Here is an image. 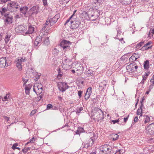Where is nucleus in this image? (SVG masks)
Here are the masks:
<instances>
[{"label":"nucleus","mask_w":154,"mask_h":154,"mask_svg":"<svg viewBox=\"0 0 154 154\" xmlns=\"http://www.w3.org/2000/svg\"><path fill=\"white\" fill-rule=\"evenodd\" d=\"M94 113L93 115L96 120L97 122L102 121L104 118V113L102 111L98 108H96L94 109Z\"/></svg>","instance_id":"1"},{"label":"nucleus","mask_w":154,"mask_h":154,"mask_svg":"<svg viewBox=\"0 0 154 154\" xmlns=\"http://www.w3.org/2000/svg\"><path fill=\"white\" fill-rule=\"evenodd\" d=\"M3 19L5 23V25L11 24L13 22V17L9 13H5L4 14Z\"/></svg>","instance_id":"2"},{"label":"nucleus","mask_w":154,"mask_h":154,"mask_svg":"<svg viewBox=\"0 0 154 154\" xmlns=\"http://www.w3.org/2000/svg\"><path fill=\"white\" fill-rule=\"evenodd\" d=\"M100 151L106 154H110L112 150V147L107 144L102 145L100 147Z\"/></svg>","instance_id":"3"},{"label":"nucleus","mask_w":154,"mask_h":154,"mask_svg":"<svg viewBox=\"0 0 154 154\" xmlns=\"http://www.w3.org/2000/svg\"><path fill=\"white\" fill-rule=\"evenodd\" d=\"M70 42L66 40H63L60 43V45L64 51H68L69 50Z\"/></svg>","instance_id":"4"},{"label":"nucleus","mask_w":154,"mask_h":154,"mask_svg":"<svg viewBox=\"0 0 154 154\" xmlns=\"http://www.w3.org/2000/svg\"><path fill=\"white\" fill-rule=\"evenodd\" d=\"M71 28L72 29H75L79 27L80 24V22L78 20L73 19L70 21Z\"/></svg>","instance_id":"5"},{"label":"nucleus","mask_w":154,"mask_h":154,"mask_svg":"<svg viewBox=\"0 0 154 154\" xmlns=\"http://www.w3.org/2000/svg\"><path fill=\"white\" fill-rule=\"evenodd\" d=\"M38 7L37 6H34L31 8L29 11V13L30 16L33 14H37L38 12Z\"/></svg>","instance_id":"6"},{"label":"nucleus","mask_w":154,"mask_h":154,"mask_svg":"<svg viewBox=\"0 0 154 154\" xmlns=\"http://www.w3.org/2000/svg\"><path fill=\"white\" fill-rule=\"evenodd\" d=\"M27 27L26 26L20 25L18 27L20 33L24 35H26Z\"/></svg>","instance_id":"7"},{"label":"nucleus","mask_w":154,"mask_h":154,"mask_svg":"<svg viewBox=\"0 0 154 154\" xmlns=\"http://www.w3.org/2000/svg\"><path fill=\"white\" fill-rule=\"evenodd\" d=\"M18 5L17 3L15 2L12 1L10 3H8L7 5V9L8 11H13L14 6H17Z\"/></svg>","instance_id":"8"},{"label":"nucleus","mask_w":154,"mask_h":154,"mask_svg":"<svg viewBox=\"0 0 154 154\" xmlns=\"http://www.w3.org/2000/svg\"><path fill=\"white\" fill-rule=\"evenodd\" d=\"M42 41V37L40 35H39L36 37L34 44V47L36 48H38V46H40L41 44Z\"/></svg>","instance_id":"9"},{"label":"nucleus","mask_w":154,"mask_h":154,"mask_svg":"<svg viewBox=\"0 0 154 154\" xmlns=\"http://www.w3.org/2000/svg\"><path fill=\"white\" fill-rule=\"evenodd\" d=\"M8 58L2 57L0 59V67H5L7 64Z\"/></svg>","instance_id":"10"},{"label":"nucleus","mask_w":154,"mask_h":154,"mask_svg":"<svg viewBox=\"0 0 154 154\" xmlns=\"http://www.w3.org/2000/svg\"><path fill=\"white\" fill-rule=\"evenodd\" d=\"M60 18V15L57 14L52 18H49L51 20V26H52Z\"/></svg>","instance_id":"11"},{"label":"nucleus","mask_w":154,"mask_h":154,"mask_svg":"<svg viewBox=\"0 0 154 154\" xmlns=\"http://www.w3.org/2000/svg\"><path fill=\"white\" fill-rule=\"evenodd\" d=\"M140 56L138 54L134 53L133 55L129 58L130 62H132L140 58Z\"/></svg>","instance_id":"12"},{"label":"nucleus","mask_w":154,"mask_h":154,"mask_svg":"<svg viewBox=\"0 0 154 154\" xmlns=\"http://www.w3.org/2000/svg\"><path fill=\"white\" fill-rule=\"evenodd\" d=\"M35 71L34 69L31 68L29 72H27V74L29 75L30 78H33L35 75L36 74V72H35Z\"/></svg>","instance_id":"13"},{"label":"nucleus","mask_w":154,"mask_h":154,"mask_svg":"<svg viewBox=\"0 0 154 154\" xmlns=\"http://www.w3.org/2000/svg\"><path fill=\"white\" fill-rule=\"evenodd\" d=\"M134 63H132L126 66V69L128 72H134Z\"/></svg>","instance_id":"14"},{"label":"nucleus","mask_w":154,"mask_h":154,"mask_svg":"<svg viewBox=\"0 0 154 154\" xmlns=\"http://www.w3.org/2000/svg\"><path fill=\"white\" fill-rule=\"evenodd\" d=\"M11 98L12 97L11 94L10 93H8L6 94L5 96L2 98V100L4 102L7 101L8 102L10 100Z\"/></svg>","instance_id":"15"},{"label":"nucleus","mask_w":154,"mask_h":154,"mask_svg":"<svg viewBox=\"0 0 154 154\" xmlns=\"http://www.w3.org/2000/svg\"><path fill=\"white\" fill-rule=\"evenodd\" d=\"M63 65L66 66V68L69 67V68H71V66H70V64H71V62H70V60L67 58H65L64 60Z\"/></svg>","instance_id":"16"},{"label":"nucleus","mask_w":154,"mask_h":154,"mask_svg":"<svg viewBox=\"0 0 154 154\" xmlns=\"http://www.w3.org/2000/svg\"><path fill=\"white\" fill-rule=\"evenodd\" d=\"M149 62L148 60H146L143 63V68L145 70L148 71L149 67Z\"/></svg>","instance_id":"17"},{"label":"nucleus","mask_w":154,"mask_h":154,"mask_svg":"<svg viewBox=\"0 0 154 154\" xmlns=\"http://www.w3.org/2000/svg\"><path fill=\"white\" fill-rule=\"evenodd\" d=\"M84 70V67L82 66H81L77 68L76 72L78 75H80L83 73Z\"/></svg>","instance_id":"18"},{"label":"nucleus","mask_w":154,"mask_h":154,"mask_svg":"<svg viewBox=\"0 0 154 154\" xmlns=\"http://www.w3.org/2000/svg\"><path fill=\"white\" fill-rule=\"evenodd\" d=\"M43 87H33V91L37 94H39L42 92Z\"/></svg>","instance_id":"19"},{"label":"nucleus","mask_w":154,"mask_h":154,"mask_svg":"<svg viewBox=\"0 0 154 154\" xmlns=\"http://www.w3.org/2000/svg\"><path fill=\"white\" fill-rule=\"evenodd\" d=\"M101 0H93L92 5L94 6L98 7L101 4Z\"/></svg>","instance_id":"20"},{"label":"nucleus","mask_w":154,"mask_h":154,"mask_svg":"<svg viewBox=\"0 0 154 154\" xmlns=\"http://www.w3.org/2000/svg\"><path fill=\"white\" fill-rule=\"evenodd\" d=\"M28 9V8L27 6L22 7L20 8V11L21 13L25 15L26 14Z\"/></svg>","instance_id":"21"},{"label":"nucleus","mask_w":154,"mask_h":154,"mask_svg":"<svg viewBox=\"0 0 154 154\" xmlns=\"http://www.w3.org/2000/svg\"><path fill=\"white\" fill-rule=\"evenodd\" d=\"M34 28L32 25H30L28 27V30L26 32V35L28 34H31L34 32Z\"/></svg>","instance_id":"22"},{"label":"nucleus","mask_w":154,"mask_h":154,"mask_svg":"<svg viewBox=\"0 0 154 154\" xmlns=\"http://www.w3.org/2000/svg\"><path fill=\"white\" fill-rule=\"evenodd\" d=\"M90 12V11H89L88 13L86 11H84L82 14V15L84 17L85 19L89 20Z\"/></svg>","instance_id":"23"},{"label":"nucleus","mask_w":154,"mask_h":154,"mask_svg":"<svg viewBox=\"0 0 154 154\" xmlns=\"http://www.w3.org/2000/svg\"><path fill=\"white\" fill-rule=\"evenodd\" d=\"M85 131L84 130V128L81 127H79L78 128V129L76 132V134H80L82 133L85 132Z\"/></svg>","instance_id":"24"},{"label":"nucleus","mask_w":154,"mask_h":154,"mask_svg":"<svg viewBox=\"0 0 154 154\" xmlns=\"http://www.w3.org/2000/svg\"><path fill=\"white\" fill-rule=\"evenodd\" d=\"M91 11L95 15V18H97L98 17L100 16V11L99 10H97V9H96V10H91Z\"/></svg>","instance_id":"25"},{"label":"nucleus","mask_w":154,"mask_h":154,"mask_svg":"<svg viewBox=\"0 0 154 154\" xmlns=\"http://www.w3.org/2000/svg\"><path fill=\"white\" fill-rule=\"evenodd\" d=\"M144 43V41H141L138 43L134 46V48H135L136 50L139 49L143 45Z\"/></svg>","instance_id":"26"},{"label":"nucleus","mask_w":154,"mask_h":154,"mask_svg":"<svg viewBox=\"0 0 154 154\" xmlns=\"http://www.w3.org/2000/svg\"><path fill=\"white\" fill-rule=\"evenodd\" d=\"M91 12V13L89 14V20H91L92 21H94L97 18H95V17L94 16L95 15L92 12V11H90Z\"/></svg>","instance_id":"27"},{"label":"nucleus","mask_w":154,"mask_h":154,"mask_svg":"<svg viewBox=\"0 0 154 154\" xmlns=\"http://www.w3.org/2000/svg\"><path fill=\"white\" fill-rule=\"evenodd\" d=\"M120 1L123 5H127L130 4L132 0H120Z\"/></svg>","instance_id":"28"},{"label":"nucleus","mask_w":154,"mask_h":154,"mask_svg":"<svg viewBox=\"0 0 154 154\" xmlns=\"http://www.w3.org/2000/svg\"><path fill=\"white\" fill-rule=\"evenodd\" d=\"M112 139L113 141H115L117 140L119 138V136L117 134H111Z\"/></svg>","instance_id":"29"},{"label":"nucleus","mask_w":154,"mask_h":154,"mask_svg":"<svg viewBox=\"0 0 154 154\" xmlns=\"http://www.w3.org/2000/svg\"><path fill=\"white\" fill-rule=\"evenodd\" d=\"M11 37L10 34H7L5 36L4 38L5 43H7L9 42Z\"/></svg>","instance_id":"30"},{"label":"nucleus","mask_w":154,"mask_h":154,"mask_svg":"<svg viewBox=\"0 0 154 154\" xmlns=\"http://www.w3.org/2000/svg\"><path fill=\"white\" fill-rule=\"evenodd\" d=\"M77 84L78 87H82L84 85V81L81 80H78L77 81Z\"/></svg>","instance_id":"31"},{"label":"nucleus","mask_w":154,"mask_h":154,"mask_svg":"<svg viewBox=\"0 0 154 154\" xmlns=\"http://www.w3.org/2000/svg\"><path fill=\"white\" fill-rule=\"evenodd\" d=\"M7 11H8V9H7V8H2V10H0V13H1L2 16H3L4 14H5Z\"/></svg>","instance_id":"32"},{"label":"nucleus","mask_w":154,"mask_h":154,"mask_svg":"<svg viewBox=\"0 0 154 154\" xmlns=\"http://www.w3.org/2000/svg\"><path fill=\"white\" fill-rule=\"evenodd\" d=\"M95 140H93L92 139L90 138L88 140V142L87 143H88V144L91 147L92 146L94 143V142Z\"/></svg>","instance_id":"33"},{"label":"nucleus","mask_w":154,"mask_h":154,"mask_svg":"<svg viewBox=\"0 0 154 154\" xmlns=\"http://www.w3.org/2000/svg\"><path fill=\"white\" fill-rule=\"evenodd\" d=\"M144 117V124L149 122L150 120V118L149 116L147 115H144L143 116Z\"/></svg>","instance_id":"34"},{"label":"nucleus","mask_w":154,"mask_h":154,"mask_svg":"<svg viewBox=\"0 0 154 154\" xmlns=\"http://www.w3.org/2000/svg\"><path fill=\"white\" fill-rule=\"evenodd\" d=\"M90 138L96 140L97 139L96 134L94 133H91L90 135Z\"/></svg>","instance_id":"35"},{"label":"nucleus","mask_w":154,"mask_h":154,"mask_svg":"<svg viewBox=\"0 0 154 154\" xmlns=\"http://www.w3.org/2000/svg\"><path fill=\"white\" fill-rule=\"evenodd\" d=\"M119 119H118L117 120H112V122L113 124H115L116 123H117L118 124L122 125H125V124L123 123H120Z\"/></svg>","instance_id":"36"},{"label":"nucleus","mask_w":154,"mask_h":154,"mask_svg":"<svg viewBox=\"0 0 154 154\" xmlns=\"http://www.w3.org/2000/svg\"><path fill=\"white\" fill-rule=\"evenodd\" d=\"M151 48V46L147 47L144 45L140 49V50L142 51H144L145 50H148L149 49Z\"/></svg>","instance_id":"37"},{"label":"nucleus","mask_w":154,"mask_h":154,"mask_svg":"<svg viewBox=\"0 0 154 154\" xmlns=\"http://www.w3.org/2000/svg\"><path fill=\"white\" fill-rule=\"evenodd\" d=\"M59 51L56 48H54L52 50V53L54 56H57L59 53Z\"/></svg>","instance_id":"38"},{"label":"nucleus","mask_w":154,"mask_h":154,"mask_svg":"<svg viewBox=\"0 0 154 154\" xmlns=\"http://www.w3.org/2000/svg\"><path fill=\"white\" fill-rule=\"evenodd\" d=\"M41 75V74L40 73H38L37 72H36V75H35L34 77H35V78L34 80L35 81H37L38 79L40 78Z\"/></svg>","instance_id":"39"},{"label":"nucleus","mask_w":154,"mask_h":154,"mask_svg":"<svg viewBox=\"0 0 154 154\" xmlns=\"http://www.w3.org/2000/svg\"><path fill=\"white\" fill-rule=\"evenodd\" d=\"M58 87H69L67 85L66 83L63 82H60L58 84Z\"/></svg>","instance_id":"40"},{"label":"nucleus","mask_w":154,"mask_h":154,"mask_svg":"<svg viewBox=\"0 0 154 154\" xmlns=\"http://www.w3.org/2000/svg\"><path fill=\"white\" fill-rule=\"evenodd\" d=\"M83 110V108L82 107H78L76 109V113L78 114L80 113Z\"/></svg>","instance_id":"41"},{"label":"nucleus","mask_w":154,"mask_h":154,"mask_svg":"<svg viewBox=\"0 0 154 154\" xmlns=\"http://www.w3.org/2000/svg\"><path fill=\"white\" fill-rule=\"evenodd\" d=\"M82 147L85 148H88L89 147H91L88 144V143H83L82 144Z\"/></svg>","instance_id":"42"},{"label":"nucleus","mask_w":154,"mask_h":154,"mask_svg":"<svg viewBox=\"0 0 154 154\" xmlns=\"http://www.w3.org/2000/svg\"><path fill=\"white\" fill-rule=\"evenodd\" d=\"M141 106H140L137 112V114L138 115H140L141 113H142V109Z\"/></svg>","instance_id":"43"},{"label":"nucleus","mask_w":154,"mask_h":154,"mask_svg":"<svg viewBox=\"0 0 154 154\" xmlns=\"http://www.w3.org/2000/svg\"><path fill=\"white\" fill-rule=\"evenodd\" d=\"M30 149L31 147H25L22 149V151L24 153H25L27 152L28 150H30Z\"/></svg>","instance_id":"44"},{"label":"nucleus","mask_w":154,"mask_h":154,"mask_svg":"<svg viewBox=\"0 0 154 154\" xmlns=\"http://www.w3.org/2000/svg\"><path fill=\"white\" fill-rule=\"evenodd\" d=\"M25 93L27 95L29 94V91L31 89V87H25Z\"/></svg>","instance_id":"45"},{"label":"nucleus","mask_w":154,"mask_h":154,"mask_svg":"<svg viewBox=\"0 0 154 154\" xmlns=\"http://www.w3.org/2000/svg\"><path fill=\"white\" fill-rule=\"evenodd\" d=\"M107 82L105 81H103L100 84L99 87H103V86H106L107 85Z\"/></svg>","instance_id":"46"},{"label":"nucleus","mask_w":154,"mask_h":154,"mask_svg":"<svg viewBox=\"0 0 154 154\" xmlns=\"http://www.w3.org/2000/svg\"><path fill=\"white\" fill-rule=\"evenodd\" d=\"M69 87H58L59 90L62 92H64Z\"/></svg>","instance_id":"47"},{"label":"nucleus","mask_w":154,"mask_h":154,"mask_svg":"<svg viewBox=\"0 0 154 154\" xmlns=\"http://www.w3.org/2000/svg\"><path fill=\"white\" fill-rule=\"evenodd\" d=\"M36 140V138L35 137H33L29 141L28 143H34V142Z\"/></svg>","instance_id":"48"},{"label":"nucleus","mask_w":154,"mask_h":154,"mask_svg":"<svg viewBox=\"0 0 154 154\" xmlns=\"http://www.w3.org/2000/svg\"><path fill=\"white\" fill-rule=\"evenodd\" d=\"M92 87H88L87 89L86 93L91 94L92 93Z\"/></svg>","instance_id":"49"},{"label":"nucleus","mask_w":154,"mask_h":154,"mask_svg":"<svg viewBox=\"0 0 154 154\" xmlns=\"http://www.w3.org/2000/svg\"><path fill=\"white\" fill-rule=\"evenodd\" d=\"M144 45L145 46H147V47L151 46V48H152V42L151 41H149V42H147V43L145 44Z\"/></svg>","instance_id":"50"},{"label":"nucleus","mask_w":154,"mask_h":154,"mask_svg":"<svg viewBox=\"0 0 154 154\" xmlns=\"http://www.w3.org/2000/svg\"><path fill=\"white\" fill-rule=\"evenodd\" d=\"M42 95H41L38 97H35V101L36 102H38L39 101L42 99Z\"/></svg>","instance_id":"51"},{"label":"nucleus","mask_w":154,"mask_h":154,"mask_svg":"<svg viewBox=\"0 0 154 154\" xmlns=\"http://www.w3.org/2000/svg\"><path fill=\"white\" fill-rule=\"evenodd\" d=\"M16 66L20 70H21L22 69V66L20 64L17 63Z\"/></svg>","instance_id":"52"},{"label":"nucleus","mask_w":154,"mask_h":154,"mask_svg":"<svg viewBox=\"0 0 154 154\" xmlns=\"http://www.w3.org/2000/svg\"><path fill=\"white\" fill-rule=\"evenodd\" d=\"M91 94H87L86 93L85 96V99L86 100H88V99L90 97Z\"/></svg>","instance_id":"53"},{"label":"nucleus","mask_w":154,"mask_h":154,"mask_svg":"<svg viewBox=\"0 0 154 154\" xmlns=\"http://www.w3.org/2000/svg\"><path fill=\"white\" fill-rule=\"evenodd\" d=\"M51 20L49 18H48L45 23V24L47 26L49 24H50V26H51Z\"/></svg>","instance_id":"54"},{"label":"nucleus","mask_w":154,"mask_h":154,"mask_svg":"<svg viewBox=\"0 0 154 154\" xmlns=\"http://www.w3.org/2000/svg\"><path fill=\"white\" fill-rule=\"evenodd\" d=\"M37 110L36 109H34L31 112L30 114V116H32L35 114Z\"/></svg>","instance_id":"55"},{"label":"nucleus","mask_w":154,"mask_h":154,"mask_svg":"<svg viewBox=\"0 0 154 154\" xmlns=\"http://www.w3.org/2000/svg\"><path fill=\"white\" fill-rule=\"evenodd\" d=\"M42 86V84L40 83H36L33 86V87H41Z\"/></svg>","instance_id":"56"},{"label":"nucleus","mask_w":154,"mask_h":154,"mask_svg":"<svg viewBox=\"0 0 154 154\" xmlns=\"http://www.w3.org/2000/svg\"><path fill=\"white\" fill-rule=\"evenodd\" d=\"M18 144L17 143H15L14 144L12 147V149L13 150H15V148L17 147L16 146H18Z\"/></svg>","instance_id":"57"},{"label":"nucleus","mask_w":154,"mask_h":154,"mask_svg":"<svg viewBox=\"0 0 154 154\" xmlns=\"http://www.w3.org/2000/svg\"><path fill=\"white\" fill-rule=\"evenodd\" d=\"M62 72H61V71L60 70V69L59 68V69L58 71V77H61L62 76Z\"/></svg>","instance_id":"58"},{"label":"nucleus","mask_w":154,"mask_h":154,"mask_svg":"<svg viewBox=\"0 0 154 154\" xmlns=\"http://www.w3.org/2000/svg\"><path fill=\"white\" fill-rule=\"evenodd\" d=\"M53 107V106L52 104H48L47 106V109H49Z\"/></svg>","instance_id":"59"},{"label":"nucleus","mask_w":154,"mask_h":154,"mask_svg":"<svg viewBox=\"0 0 154 154\" xmlns=\"http://www.w3.org/2000/svg\"><path fill=\"white\" fill-rule=\"evenodd\" d=\"M72 16H71L68 20H66V23L64 24V25H65L66 24L68 23L72 18Z\"/></svg>","instance_id":"60"},{"label":"nucleus","mask_w":154,"mask_h":154,"mask_svg":"<svg viewBox=\"0 0 154 154\" xmlns=\"http://www.w3.org/2000/svg\"><path fill=\"white\" fill-rule=\"evenodd\" d=\"M134 63V72L137 71V69L138 68V66L137 65H135V63Z\"/></svg>","instance_id":"61"},{"label":"nucleus","mask_w":154,"mask_h":154,"mask_svg":"<svg viewBox=\"0 0 154 154\" xmlns=\"http://www.w3.org/2000/svg\"><path fill=\"white\" fill-rule=\"evenodd\" d=\"M83 91H78V96L79 97H81L82 96V93Z\"/></svg>","instance_id":"62"},{"label":"nucleus","mask_w":154,"mask_h":154,"mask_svg":"<svg viewBox=\"0 0 154 154\" xmlns=\"http://www.w3.org/2000/svg\"><path fill=\"white\" fill-rule=\"evenodd\" d=\"M44 42L45 44L46 45L48 44L49 43L48 39V38H47V39H45L44 41Z\"/></svg>","instance_id":"63"},{"label":"nucleus","mask_w":154,"mask_h":154,"mask_svg":"<svg viewBox=\"0 0 154 154\" xmlns=\"http://www.w3.org/2000/svg\"><path fill=\"white\" fill-rule=\"evenodd\" d=\"M152 33V35L154 34V28L153 29H151L150 30V31L149 33L148 34V35H149V33Z\"/></svg>","instance_id":"64"}]
</instances>
